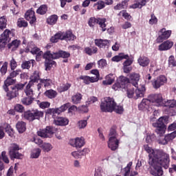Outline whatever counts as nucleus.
Segmentation results:
<instances>
[{
  "label": "nucleus",
  "mask_w": 176,
  "mask_h": 176,
  "mask_svg": "<svg viewBox=\"0 0 176 176\" xmlns=\"http://www.w3.org/2000/svg\"><path fill=\"white\" fill-rule=\"evenodd\" d=\"M135 93L136 95V98H142L145 94L144 89H140L138 88L135 89Z\"/></svg>",
  "instance_id": "52"
},
{
  "label": "nucleus",
  "mask_w": 176,
  "mask_h": 176,
  "mask_svg": "<svg viewBox=\"0 0 176 176\" xmlns=\"http://www.w3.org/2000/svg\"><path fill=\"white\" fill-rule=\"evenodd\" d=\"M140 76L137 73H132L129 75V84L133 85L135 87H138V82Z\"/></svg>",
  "instance_id": "20"
},
{
  "label": "nucleus",
  "mask_w": 176,
  "mask_h": 176,
  "mask_svg": "<svg viewBox=\"0 0 176 176\" xmlns=\"http://www.w3.org/2000/svg\"><path fill=\"white\" fill-rule=\"evenodd\" d=\"M108 147L111 151H116L119 148V140L116 138V136H111L108 141Z\"/></svg>",
  "instance_id": "16"
},
{
  "label": "nucleus",
  "mask_w": 176,
  "mask_h": 176,
  "mask_svg": "<svg viewBox=\"0 0 176 176\" xmlns=\"http://www.w3.org/2000/svg\"><path fill=\"white\" fill-rule=\"evenodd\" d=\"M117 80H118L122 89H127L130 86V79L127 77L120 76Z\"/></svg>",
  "instance_id": "22"
},
{
  "label": "nucleus",
  "mask_w": 176,
  "mask_h": 176,
  "mask_svg": "<svg viewBox=\"0 0 176 176\" xmlns=\"http://www.w3.org/2000/svg\"><path fill=\"white\" fill-rule=\"evenodd\" d=\"M53 123L56 126H67L69 123V120L64 117H58L54 120Z\"/></svg>",
  "instance_id": "21"
},
{
  "label": "nucleus",
  "mask_w": 176,
  "mask_h": 176,
  "mask_svg": "<svg viewBox=\"0 0 176 176\" xmlns=\"http://www.w3.org/2000/svg\"><path fill=\"white\" fill-rule=\"evenodd\" d=\"M156 43H162L164 41H167L171 36V30H166L165 28L160 29L157 33Z\"/></svg>",
  "instance_id": "13"
},
{
  "label": "nucleus",
  "mask_w": 176,
  "mask_h": 176,
  "mask_svg": "<svg viewBox=\"0 0 176 176\" xmlns=\"http://www.w3.org/2000/svg\"><path fill=\"white\" fill-rule=\"evenodd\" d=\"M21 43V41L19 40H14L10 43L8 44V49H11L12 52H14V50L19 49V47L20 46V44Z\"/></svg>",
  "instance_id": "30"
},
{
  "label": "nucleus",
  "mask_w": 176,
  "mask_h": 176,
  "mask_svg": "<svg viewBox=\"0 0 176 176\" xmlns=\"http://www.w3.org/2000/svg\"><path fill=\"white\" fill-rule=\"evenodd\" d=\"M37 14H46L47 13V6L46 4H43L36 10Z\"/></svg>",
  "instance_id": "39"
},
{
  "label": "nucleus",
  "mask_w": 176,
  "mask_h": 176,
  "mask_svg": "<svg viewBox=\"0 0 176 176\" xmlns=\"http://www.w3.org/2000/svg\"><path fill=\"white\" fill-rule=\"evenodd\" d=\"M77 126L78 129H85L87 126V120H81L78 121Z\"/></svg>",
  "instance_id": "53"
},
{
  "label": "nucleus",
  "mask_w": 176,
  "mask_h": 176,
  "mask_svg": "<svg viewBox=\"0 0 176 176\" xmlns=\"http://www.w3.org/2000/svg\"><path fill=\"white\" fill-rule=\"evenodd\" d=\"M20 149H21V148L19 144L16 143L11 144L8 148L9 156L11 160H14V159H21L23 157V154L19 152Z\"/></svg>",
  "instance_id": "11"
},
{
  "label": "nucleus",
  "mask_w": 176,
  "mask_h": 176,
  "mask_svg": "<svg viewBox=\"0 0 176 176\" xmlns=\"http://www.w3.org/2000/svg\"><path fill=\"white\" fill-rule=\"evenodd\" d=\"M151 100L148 98L147 99H143L140 104L138 105V108L140 111H145V109H148L149 108V105H151Z\"/></svg>",
  "instance_id": "27"
},
{
  "label": "nucleus",
  "mask_w": 176,
  "mask_h": 176,
  "mask_svg": "<svg viewBox=\"0 0 176 176\" xmlns=\"http://www.w3.org/2000/svg\"><path fill=\"white\" fill-rule=\"evenodd\" d=\"M115 82V76L112 74L107 75L105 78V80L102 81V85L108 86L112 85Z\"/></svg>",
  "instance_id": "31"
},
{
  "label": "nucleus",
  "mask_w": 176,
  "mask_h": 176,
  "mask_svg": "<svg viewBox=\"0 0 176 176\" xmlns=\"http://www.w3.org/2000/svg\"><path fill=\"white\" fill-rule=\"evenodd\" d=\"M134 93H135V91L133 87L129 88L128 87L126 88V95L128 98H133V97H134Z\"/></svg>",
  "instance_id": "51"
},
{
  "label": "nucleus",
  "mask_w": 176,
  "mask_h": 176,
  "mask_svg": "<svg viewBox=\"0 0 176 176\" xmlns=\"http://www.w3.org/2000/svg\"><path fill=\"white\" fill-rule=\"evenodd\" d=\"M21 101L23 105H26V106L31 105V104L34 102V97L27 96L22 98Z\"/></svg>",
  "instance_id": "41"
},
{
  "label": "nucleus",
  "mask_w": 176,
  "mask_h": 176,
  "mask_svg": "<svg viewBox=\"0 0 176 176\" xmlns=\"http://www.w3.org/2000/svg\"><path fill=\"white\" fill-rule=\"evenodd\" d=\"M57 130V128L53 126H47L45 129L38 131L37 135L42 138H50Z\"/></svg>",
  "instance_id": "12"
},
{
  "label": "nucleus",
  "mask_w": 176,
  "mask_h": 176,
  "mask_svg": "<svg viewBox=\"0 0 176 176\" xmlns=\"http://www.w3.org/2000/svg\"><path fill=\"white\" fill-rule=\"evenodd\" d=\"M4 130H5L6 133H7V134H8L9 137H13V135H14V130L13 129V128H12L10 124H4Z\"/></svg>",
  "instance_id": "37"
},
{
  "label": "nucleus",
  "mask_w": 176,
  "mask_h": 176,
  "mask_svg": "<svg viewBox=\"0 0 176 176\" xmlns=\"http://www.w3.org/2000/svg\"><path fill=\"white\" fill-rule=\"evenodd\" d=\"M57 91L53 89H49L47 90L45 93H44V96H45V97H47V98H56L57 97Z\"/></svg>",
  "instance_id": "35"
},
{
  "label": "nucleus",
  "mask_w": 176,
  "mask_h": 176,
  "mask_svg": "<svg viewBox=\"0 0 176 176\" xmlns=\"http://www.w3.org/2000/svg\"><path fill=\"white\" fill-rule=\"evenodd\" d=\"M98 101V98L95 96H91L87 99V101L86 102L87 105H90L91 104H94V102Z\"/></svg>",
  "instance_id": "58"
},
{
  "label": "nucleus",
  "mask_w": 176,
  "mask_h": 176,
  "mask_svg": "<svg viewBox=\"0 0 176 176\" xmlns=\"http://www.w3.org/2000/svg\"><path fill=\"white\" fill-rule=\"evenodd\" d=\"M52 54L54 55L53 58L56 60L58 58H69L71 57V53L61 50L56 52H52Z\"/></svg>",
  "instance_id": "19"
},
{
  "label": "nucleus",
  "mask_w": 176,
  "mask_h": 176,
  "mask_svg": "<svg viewBox=\"0 0 176 176\" xmlns=\"http://www.w3.org/2000/svg\"><path fill=\"white\" fill-rule=\"evenodd\" d=\"M41 152H42V150H41V148H34L30 154L31 159H38V157L41 156Z\"/></svg>",
  "instance_id": "43"
},
{
  "label": "nucleus",
  "mask_w": 176,
  "mask_h": 176,
  "mask_svg": "<svg viewBox=\"0 0 176 176\" xmlns=\"http://www.w3.org/2000/svg\"><path fill=\"white\" fill-rule=\"evenodd\" d=\"M144 151H146V152H147V153H149L148 154V160H151V155H152V153H153V152H157V151H163V150H153V149H152V148H151V147H149V145H148V144H144Z\"/></svg>",
  "instance_id": "45"
},
{
  "label": "nucleus",
  "mask_w": 176,
  "mask_h": 176,
  "mask_svg": "<svg viewBox=\"0 0 176 176\" xmlns=\"http://www.w3.org/2000/svg\"><path fill=\"white\" fill-rule=\"evenodd\" d=\"M39 72H34L33 74L30 76V81L29 82L28 85H30L32 86L34 83L38 82V80H39Z\"/></svg>",
  "instance_id": "34"
},
{
  "label": "nucleus",
  "mask_w": 176,
  "mask_h": 176,
  "mask_svg": "<svg viewBox=\"0 0 176 176\" xmlns=\"http://www.w3.org/2000/svg\"><path fill=\"white\" fill-rule=\"evenodd\" d=\"M16 129L21 134L27 130V124L24 121H19L16 124Z\"/></svg>",
  "instance_id": "29"
},
{
  "label": "nucleus",
  "mask_w": 176,
  "mask_h": 176,
  "mask_svg": "<svg viewBox=\"0 0 176 176\" xmlns=\"http://www.w3.org/2000/svg\"><path fill=\"white\" fill-rule=\"evenodd\" d=\"M8 20H6V18L5 16L0 17V30L1 31H3L5 28H6V25H8Z\"/></svg>",
  "instance_id": "47"
},
{
  "label": "nucleus",
  "mask_w": 176,
  "mask_h": 176,
  "mask_svg": "<svg viewBox=\"0 0 176 176\" xmlns=\"http://www.w3.org/2000/svg\"><path fill=\"white\" fill-rule=\"evenodd\" d=\"M31 85L30 84H28L26 86V89L25 90V93L27 96V97H34V90L31 89Z\"/></svg>",
  "instance_id": "48"
},
{
  "label": "nucleus",
  "mask_w": 176,
  "mask_h": 176,
  "mask_svg": "<svg viewBox=\"0 0 176 176\" xmlns=\"http://www.w3.org/2000/svg\"><path fill=\"white\" fill-rule=\"evenodd\" d=\"M60 41H75L76 39V36H74V33L71 30H67L66 32H58L54 36H52L50 39L52 43H57L58 40Z\"/></svg>",
  "instance_id": "4"
},
{
  "label": "nucleus",
  "mask_w": 176,
  "mask_h": 176,
  "mask_svg": "<svg viewBox=\"0 0 176 176\" xmlns=\"http://www.w3.org/2000/svg\"><path fill=\"white\" fill-rule=\"evenodd\" d=\"M82 100V95L79 93L76 94L72 97V101L73 104H80V101Z\"/></svg>",
  "instance_id": "42"
},
{
  "label": "nucleus",
  "mask_w": 176,
  "mask_h": 176,
  "mask_svg": "<svg viewBox=\"0 0 176 176\" xmlns=\"http://www.w3.org/2000/svg\"><path fill=\"white\" fill-rule=\"evenodd\" d=\"M67 108H69V112H72V111H76V109H78L76 106H71V103L67 102L58 108L47 109L45 111V113L46 115H52L53 117H54V115H60V113L62 112L67 111Z\"/></svg>",
  "instance_id": "5"
},
{
  "label": "nucleus",
  "mask_w": 176,
  "mask_h": 176,
  "mask_svg": "<svg viewBox=\"0 0 176 176\" xmlns=\"http://www.w3.org/2000/svg\"><path fill=\"white\" fill-rule=\"evenodd\" d=\"M58 20V16H57L56 14H53V15L50 16L47 19V23L50 25H54V24H56V23H57Z\"/></svg>",
  "instance_id": "36"
},
{
  "label": "nucleus",
  "mask_w": 176,
  "mask_h": 176,
  "mask_svg": "<svg viewBox=\"0 0 176 176\" xmlns=\"http://www.w3.org/2000/svg\"><path fill=\"white\" fill-rule=\"evenodd\" d=\"M131 166H133V162H129L126 166L123 169L124 176H135L138 175V173L135 171L131 172L130 173V171L131 170Z\"/></svg>",
  "instance_id": "23"
},
{
  "label": "nucleus",
  "mask_w": 176,
  "mask_h": 176,
  "mask_svg": "<svg viewBox=\"0 0 176 176\" xmlns=\"http://www.w3.org/2000/svg\"><path fill=\"white\" fill-rule=\"evenodd\" d=\"M148 163L151 168L150 174L153 176H162L163 168L167 170L170 167V155L163 151H155L150 154Z\"/></svg>",
  "instance_id": "1"
},
{
  "label": "nucleus",
  "mask_w": 176,
  "mask_h": 176,
  "mask_svg": "<svg viewBox=\"0 0 176 176\" xmlns=\"http://www.w3.org/2000/svg\"><path fill=\"white\" fill-rule=\"evenodd\" d=\"M138 63L140 67H148L151 60L146 56H140L138 59Z\"/></svg>",
  "instance_id": "28"
},
{
  "label": "nucleus",
  "mask_w": 176,
  "mask_h": 176,
  "mask_svg": "<svg viewBox=\"0 0 176 176\" xmlns=\"http://www.w3.org/2000/svg\"><path fill=\"white\" fill-rule=\"evenodd\" d=\"M175 137H176V131L165 135L164 140L161 141V144H162V145H167V144H168V142H170V141H173V140H174Z\"/></svg>",
  "instance_id": "24"
},
{
  "label": "nucleus",
  "mask_w": 176,
  "mask_h": 176,
  "mask_svg": "<svg viewBox=\"0 0 176 176\" xmlns=\"http://www.w3.org/2000/svg\"><path fill=\"white\" fill-rule=\"evenodd\" d=\"M31 64L32 67H34V64H35V60L31 59L30 60H25L21 64V68L23 69H30L31 68Z\"/></svg>",
  "instance_id": "33"
},
{
  "label": "nucleus",
  "mask_w": 176,
  "mask_h": 176,
  "mask_svg": "<svg viewBox=\"0 0 176 176\" xmlns=\"http://www.w3.org/2000/svg\"><path fill=\"white\" fill-rule=\"evenodd\" d=\"M15 31L16 30L14 29H12L11 30L9 29H6L4 32L1 34L0 38L6 41V42H9L10 39L14 36Z\"/></svg>",
  "instance_id": "15"
},
{
  "label": "nucleus",
  "mask_w": 176,
  "mask_h": 176,
  "mask_svg": "<svg viewBox=\"0 0 176 176\" xmlns=\"http://www.w3.org/2000/svg\"><path fill=\"white\" fill-rule=\"evenodd\" d=\"M20 72H21V70L20 69L12 70V72L10 73V75L8 76L10 78H12V79H14V78L20 75Z\"/></svg>",
  "instance_id": "55"
},
{
  "label": "nucleus",
  "mask_w": 176,
  "mask_h": 176,
  "mask_svg": "<svg viewBox=\"0 0 176 176\" xmlns=\"http://www.w3.org/2000/svg\"><path fill=\"white\" fill-rule=\"evenodd\" d=\"M1 159L3 162H4V163H6V164H9L10 161L9 160V157L6 155V151H3L1 153Z\"/></svg>",
  "instance_id": "56"
},
{
  "label": "nucleus",
  "mask_w": 176,
  "mask_h": 176,
  "mask_svg": "<svg viewBox=\"0 0 176 176\" xmlns=\"http://www.w3.org/2000/svg\"><path fill=\"white\" fill-rule=\"evenodd\" d=\"M173 46H174V43L170 40H166L158 46V50H160V52L170 50Z\"/></svg>",
  "instance_id": "18"
},
{
  "label": "nucleus",
  "mask_w": 176,
  "mask_h": 176,
  "mask_svg": "<svg viewBox=\"0 0 176 176\" xmlns=\"http://www.w3.org/2000/svg\"><path fill=\"white\" fill-rule=\"evenodd\" d=\"M71 145L75 148H82L85 145V138H76L75 140H72L71 142Z\"/></svg>",
  "instance_id": "25"
},
{
  "label": "nucleus",
  "mask_w": 176,
  "mask_h": 176,
  "mask_svg": "<svg viewBox=\"0 0 176 176\" xmlns=\"http://www.w3.org/2000/svg\"><path fill=\"white\" fill-rule=\"evenodd\" d=\"M17 27L19 28H25L28 27V22L24 20V18H19L16 22Z\"/></svg>",
  "instance_id": "40"
},
{
  "label": "nucleus",
  "mask_w": 176,
  "mask_h": 176,
  "mask_svg": "<svg viewBox=\"0 0 176 176\" xmlns=\"http://www.w3.org/2000/svg\"><path fill=\"white\" fill-rule=\"evenodd\" d=\"M30 53L32 54H38V56H43V52L41 50V48L36 46H34L31 49Z\"/></svg>",
  "instance_id": "46"
},
{
  "label": "nucleus",
  "mask_w": 176,
  "mask_h": 176,
  "mask_svg": "<svg viewBox=\"0 0 176 176\" xmlns=\"http://www.w3.org/2000/svg\"><path fill=\"white\" fill-rule=\"evenodd\" d=\"M149 100L155 107H167V102L163 99V96L160 94H152L148 96Z\"/></svg>",
  "instance_id": "8"
},
{
  "label": "nucleus",
  "mask_w": 176,
  "mask_h": 176,
  "mask_svg": "<svg viewBox=\"0 0 176 176\" xmlns=\"http://www.w3.org/2000/svg\"><path fill=\"white\" fill-rule=\"evenodd\" d=\"M38 107L41 109H46V108H49L50 107V102H41L38 103Z\"/></svg>",
  "instance_id": "60"
},
{
  "label": "nucleus",
  "mask_w": 176,
  "mask_h": 176,
  "mask_svg": "<svg viewBox=\"0 0 176 176\" xmlns=\"http://www.w3.org/2000/svg\"><path fill=\"white\" fill-rule=\"evenodd\" d=\"M100 109L102 112H116L122 115L123 113V107L120 105H116L115 99L111 97L104 98V101L100 104Z\"/></svg>",
  "instance_id": "3"
},
{
  "label": "nucleus",
  "mask_w": 176,
  "mask_h": 176,
  "mask_svg": "<svg viewBox=\"0 0 176 176\" xmlns=\"http://www.w3.org/2000/svg\"><path fill=\"white\" fill-rule=\"evenodd\" d=\"M40 148L43 149V152H50L53 149V146L50 143H42Z\"/></svg>",
  "instance_id": "38"
},
{
  "label": "nucleus",
  "mask_w": 176,
  "mask_h": 176,
  "mask_svg": "<svg viewBox=\"0 0 176 176\" xmlns=\"http://www.w3.org/2000/svg\"><path fill=\"white\" fill-rule=\"evenodd\" d=\"M168 123V116H164L158 119V121L155 123L153 124V127H155V133L160 137L164 135V133H166V124Z\"/></svg>",
  "instance_id": "6"
},
{
  "label": "nucleus",
  "mask_w": 176,
  "mask_h": 176,
  "mask_svg": "<svg viewBox=\"0 0 176 176\" xmlns=\"http://www.w3.org/2000/svg\"><path fill=\"white\" fill-rule=\"evenodd\" d=\"M105 23H107V19L105 18L91 17L88 21V25L91 28H94V25L98 24L102 28V31L104 32L107 31V24Z\"/></svg>",
  "instance_id": "10"
},
{
  "label": "nucleus",
  "mask_w": 176,
  "mask_h": 176,
  "mask_svg": "<svg viewBox=\"0 0 176 176\" xmlns=\"http://www.w3.org/2000/svg\"><path fill=\"white\" fill-rule=\"evenodd\" d=\"M120 13H122V17L125 19V20H131V15H130L126 10H122Z\"/></svg>",
  "instance_id": "62"
},
{
  "label": "nucleus",
  "mask_w": 176,
  "mask_h": 176,
  "mask_svg": "<svg viewBox=\"0 0 176 176\" xmlns=\"http://www.w3.org/2000/svg\"><path fill=\"white\" fill-rule=\"evenodd\" d=\"M165 83H167V77L164 75L160 76L156 80H154L152 82L153 87L154 89H160L161 86H164Z\"/></svg>",
  "instance_id": "14"
},
{
  "label": "nucleus",
  "mask_w": 176,
  "mask_h": 176,
  "mask_svg": "<svg viewBox=\"0 0 176 176\" xmlns=\"http://www.w3.org/2000/svg\"><path fill=\"white\" fill-rule=\"evenodd\" d=\"M53 57H54V55L50 51H47L43 54V58L45 60V71H50L52 67L56 65V61L53 60L56 59Z\"/></svg>",
  "instance_id": "9"
},
{
  "label": "nucleus",
  "mask_w": 176,
  "mask_h": 176,
  "mask_svg": "<svg viewBox=\"0 0 176 176\" xmlns=\"http://www.w3.org/2000/svg\"><path fill=\"white\" fill-rule=\"evenodd\" d=\"M8 65H9V63L4 62L1 67L0 68V72L2 76L6 75L8 72Z\"/></svg>",
  "instance_id": "49"
},
{
  "label": "nucleus",
  "mask_w": 176,
  "mask_h": 176,
  "mask_svg": "<svg viewBox=\"0 0 176 176\" xmlns=\"http://www.w3.org/2000/svg\"><path fill=\"white\" fill-rule=\"evenodd\" d=\"M79 79L83 80L85 85H90V76H80Z\"/></svg>",
  "instance_id": "59"
},
{
  "label": "nucleus",
  "mask_w": 176,
  "mask_h": 176,
  "mask_svg": "<svg viewBox=\"0 0 176 176\" xmlns=\"http://www.w3.org/2000/svg\"><path fill=\"white\" fill-rule=\"evenodd\" d=\"M40 83L41 85H44V87H49L50 85H52V80L51 79H41Z\"/></svg>",
  "instance_id": "54"
},
{
  "label": "nucleus",
  "mask_w": 176,
  "mask_h": 176,
  "mask_svg": "<svg viewBox=\"0 0 176 176\" xmlns=\"http://www.w3.org/2000/svg\"><path fill=\"white\" fill-rule=\"evenodd\" d=\"M151 19L148 21V23L151 25H153V24H157V18L155 16V14H152L151 15Z\"/></svg>",
  "instance_id": "61"
},
{
  "label": "nucleus",
  "mask_w": 176,
  "mask_h": 176,
  "mask_svg": "<svg viewBox=\"0 0 176 176\" xmlns=\"http://www.w3.org/2000/svg\"><path fill=\"white\" fill-rule=\"evenodd\" d=\"M22 118L25 120H28V122H34V120H39L41 118H43V111H41L38 109L35 110H28L24 111L22 113Z\"/></svg>",
  "instance_id": "7"
},
{
  "label": "nucleus",
  "mask_w": 176,
  "mask_h": 176,
  "mask_svg": "<svg viewBox=\"0 0 176 176\" xmlns=\"http://www.w3.org/2000/svg\"><path fill=\"white\" fill-rule=\"evenodd\" d=\"M94 6H97V10H101V9H104V8H105V2L102 0H99L94 5Z\"/></svg>",
  "instance_id": "50"
},
{
  "label": "nucleus",
  "mask_w": 176,
  "mask_h": 176,
  "mask_svg": "<svg viewBox=\"0 0 176 176\" xmlns=\"http://www.w3.org/2000/svg\"><path fill=\"white\" fill-rule=\"evenodd\" d=\"M14 109L16 111V112H20L21 113H23L24 112V107L22 104H16L14 106Z\"/></svg>",
  "instance_id": "63"
},
{
  "label": "nucleus",
  "mask_w": 176,
  "mask_h": 176,
  "mask_svg": "<svg viewBox=\"0 0 176 176\" xmlns=\"http://www.w3.org/2000/svg\"><path fill=\"white\" fill-rule=\"evenodd\" d=\"M72 85L67 82L66 84H63V85L60 86L58 88V91L59 93H63L64 91H67L68 90H69V89L71 88Z\"/></svg>",
  "instance_id": "44"
},
{
  "label": "nucleus",
  "mask_w": 176,
  "mask_h": 176,
  "mask_svg": "<svg viewBox=\"0 0 176 176\" xmlns=\"http://www.w3.org/2000/svg\"><path fill=\"white\" fill-rule=\"evenodd\" d=\"M84 52L86 53V54H88V56H93V54H97L98 48L95 46L92 47L91 48H90V47H87L85 48Z\"/></svg>",
  "instance_id": "32"
},
{
  "label": "nucleus",
  "mask_w": 176,
  "mask_h": 176,
  "mask_svg": "<svg viewBox=\"0 0 176 176\" xmlns=\"http://www.w3.org/2000/svg\"><path fill=\"white\" fill-rule=\"evenodd\" d=\"M95 45L100 47V49H104V47H107L109 45V41L96 38L95 39Z\"/></svg>",
  "instance_id": "26"
},
{
  "label": "nucleus",
  "mask_w": 176,
  "mask_h": 176,
  "mask_svg": "<svg viewBox=\"0 0 176 176\" xmlns=\"http://www.w3.org/2000/svg\"><path fill=\"white\" fill-rule=\"evenodd\" d=\"M169 65H172V67H176V60L174 56H170L168 58Z\"/></svg>",
  "instance_id": "64"
},
{
  "label": "nucleus",
  "mask_w": 176,
  "mask_h": 176,
  "mask_svg": "<svg viewBox=\"0 0 176 176\" xmlns=\"http://www.w3.org/2000/svg\"><path fill=\"white\" fill-rule=\"evenodd\" d=\"M10 67L11 71H14V69L17 68V62H16V60H14L13 58L10 61Z\"/></svg>",
  "instance_id": "57"
},
{
  "label": "nucleus",
  "mask_w": 176,
  "mask_h": 176,
  "mask_svg": "<svg viewBox=\"0 0 176 176\" xmlns=\"http://www.w3.org/2000/svg\"><path fill=\"white\" fill-rule=\"evenodd\" d=\"M25 19L29 21L30 24L32 25L34 23H36V16H35V11L32 10H28L25 14Z\"/></svg>",
  "instance_id": "17"
},
{
  "label": "nucleus",
  "mask_w": 176,
  "mask_h": 176,
  "mask_svg": "<svg viewBox=\"0 0 176 176\" xmlns=\"http://www.w3.org/2000/svg\"><path fill=\"white\" fill-rule=\"evenodd\" d=\"M17 80L16 78H10L9 76L7 77L6 80H4V85H3V89L6 91L8 100H13V98H16L17 96H19V91L20 90H23L24 89V84H16L15 85L12 86V85H14ZM9 86L10 89L9 90Z\"/></svg>",
  "instance_id": "2"
}]
</instances>
